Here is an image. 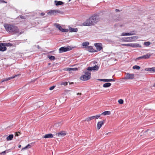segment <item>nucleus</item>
Here are the masks:
<instances>
[{
	"label": "nucleus",
	"mask_w": 155,
	"mask_h": 155,
	"mask_svg": "<svg viewBox=\"0 0 155 155\" xmlns=\"http://www.w3.org/2000/svg\"><path fill=\"white\" fill-rule=\"evenodd\" d=\"M54 26L57 28H58L60 31L64 32H66L68 31V30L65 28H63L60 24L55 23Z\"/></svg>",
	"instance_id": "20e7f679"
},
{
	"label": "nucleus",
	"mask_w": 155,
	"mask_h": 155,
	"mask_svg": "<svg viewBox=\"0 0 155 155\" xmlns=\"http://www.w3.org/2000/svg\"><path fill=\"white\" fill-rule=\"evenodd\" d=\"M13 137V134H10L6 137V140L7 141L12 140Z\"/></svg>",
	"instance_id": "b1692460"
},
{
	"label": "nucleus",
	"mask_w": 155,
	"mask_h": 155,
	"mask_svg": "<svg viewBox=\"0 0 155 155\" xmlns=\"http://www.w3.org/2000/svg\"><path fill=\"white\" fill-rule=\"evenodd\" d=\"M104 120H103L99 121L97 124V129L98 130H99L102 126L104 124Z\"/></svg>",
	"instance_id": "9b49d317"
},
{
	"label": "nucleus",
	"mask_w": 155,
	"mask_h": 155,
	"mask_svg": "<svg viewBox=\"0 0 155 155\" xmlns=\"http://www.w3.org/2000/svg\"><path fill=\"white\" fill-rule=\"evenodd\" d=\"M86 50L90 52H96V51H94L93 47L91 46H88L86 47Z\"/></svg>",
	"instance_id": "4468645a"
},
{
	"label": "nucleus",
	"mask_w": 155,
	"mask_h": 155,
	"mask_svg": "<svg viewBox=\"0 0 155 155\" xmlns=\"http://www.w3.org/2000/svg\"><path fill=\"white\" fill-rule=\"evenodd\" d=\"M17 76V75H16L14 76H12V77H10V78H8L5 79L4 80V81H7L8 80H10L11 79H12V78H14L15 77H16Z\"/></svg>",
	"instance_id": "2f4dec72"
},
{
	"label": "nucleus",
	"mask_w": 155,
	"mask_h": 155,
	"mask_svg": "<svg viewBox=\"0 0 155 155\" xmlns=\"http://www.w3.org/2000/svg\"><path fill=\"white\" fill-rule=\"evenodd\" d=\"M89 44V43L87 41H85L83 42L82 43V45L83 47L84 48H86V47H87Z\"/></svg>",
	"instance_id": "412c9836"
},
{
	"label": "nucleus",
	"mask_w": 155,
	"mask_h": 155,
	"mask_svg": "<svg viewBox=\"0 0 155 155\" xmlns=\"http://www.w3.org/2000/svg\"><path fill=\"white\" fill-rule=\"evenodd\" d=\"M81 95V93H78L77 94V95Z\"/></svg>",
	"instance_id": "37998d69"
},
{
	"label": "nucleus",
	"mask_w": 155,
	"mask_h": 155,
	"mask_svg": "<svg viewBox=\"0 0 155 155\" xmlns=\"http://www.w3.org/2000/svg\"><path fill=\"white\" fill-rule=\"evenodd\" d=\"M3 46H12V44L11 43H3Z\"/></svg>",
	"instance_id": "c85d7f7f"
},
{
	"label": "nucleus",
	"mask_w": 155,
	"mask_h": 155,
	"mask_svg": "<svg viewBox=\"0 0 155 155\" xmlns=\"http://www.w3.org/2000/svg\"><path fill=\"white\" fill-rule=\"evenodd\" d=\"M122 46H130L133 47H141L140 45L137 44H122L121 45Z\"/></svg>",
	"instance_id": "423d86ee"
},
{
	"label": "nucleus",
	"mask_w": 155,
	"mask_h": 155,
	"mask_svg": "<svg viewBox=\"0 0 155 155\" xmlns=\"http://www.w3.org/2000/svg\"><path fill=\"white\" fill-rule=\"evenodd\" d=\"M142 57H143V56H141V57H139L137 58L136 60H140L142 59H143V58Z\"/></svg>",
	"instance_id": "ea45409f"
},
{
	"label": "nucleus",
	"mask_w": 155,
	"mask_h": 155,
	"mask_svg": "<svg viewBox=\"0 0 155 155\" xmlns=\"http://www.w3.org/2000/svg\"><path fill=\"white\" fill-rule=\"evenodd\" d=\"M18 134H20V132H16L15 133V136H19Z\"/></svg>",
	"instance_id": "a19ab883"
},
{
	"label": "nucleus",
	"mask_w": 155,
	"mask_h": 155,
	"mask_svg": "<svg viewBox=\"0 0 155 155\" xmlns=\"http://www.w3.org/2000/svg\"><path fill=\"white\" fill-rule=\"evenodd\" d=\"M48 58L51 60H54L55 59V57L54 56H48Z\"/></svg>",
	"instance_id": "473e14b6"
},
{
	"label": "nucleus",
	"mask_w": 155,
	"mask_h": 155,
	"mask_svg": "<svg viewBox=\"0 0 155 155\" xmlns=\"http://www.w3.org/2000/svg\"><path fill=\"white\" fill-rule=\"evenodd\" d=\"M99 67L97 65H95L93 67H89L87 68V70L89 71H97L98 70Z\"/></svg>",
	"instance_id": "9d476101"
},
{
	"label": "nucleus",
	"mask_w": 155,
	"mask_h": 155,
	"mask_svg": "<svg viewBox=\"0 0 155 155\" xmlns=\"http://www.w3.org/2000/svg\"><path fill=\"white\" fill-rule=\"evenodd\" d=\"M66 135V133L64 131H61L58 133V136H64Z\"/></svg>",
	"instance_id": "aec40b11"
},
{
	"label": "nucleus",
	"mask_w": 155,
	"mask_h": 155,
	"mask_svg": "<svg viewBox=\"0 0 155 155\" xmlns=\"http://www.w3.org/2000/svg\"><path fill=\"white\" fill-rule=\"evenodd\" d=\"M53 137V134H49L45 135L43 137L45 138H52Z\"/></svg>",
	"instance_id": "dca6fc26"
},
{
	"label": "nucleus",
	"mask_w": 155,
	"mask_h": 155,
	"mask_svg": "<svg viewBox=\"0 0 155 155\" xmlns=\"http://www.w3.org/2000/svg\"><path fill=\"white\" fill-rule=\"evenodd\" d=\"M101 115L100 114H99L97 115L96 116H93L91 117H87L86 118V119L85 120V121L89 122L90 120L94 119H97L100 117Z\"/></svg>",
	"instance_id": "0eeeda50"
},
{
	"label": "nucleus",
	"mask_w": 155,
	"mask_h": 155,
	"mask_svg": "<svg viewBox=\"0 0 155 155\" xmlns=\"http://www.w3.org/2000/svg\"><path fill=\"white\" fill-rule=\"evenodd\" d=\"M151 56V54L149 53H147L145 55H143L142 58H143V59H148Z\"/></svg>",
	"instance_id": "6ab92c4d"
},
{
	"label": "nucleus",
	"mask_w": 155,
	"mask_h": 155,
	"mask_svg": "<svg viewBox=\"0 0 155 155\" xmlns=\"http://www.w3.org/2000/svg\"><path fill=\"white\" fill-rule=\"evenodd\" d=\"M148 131V130H146V131H144V133L145 134H147V132Z\"/></svg>",
	"instance_id": "c03bdc74"
},
{
	"label": "nucleus",
	"mask_w": 155,
	"mask_h": 155,
	"mask_svg": "<svg viewBox=\"0 0 155 155\" xmlns=\"http://www.w3.org/2000/svg\"><path fill=\"white\" fill-rule=\"evenodd\" d=\"M55 87V86H51L49 88V90H53L54 88Z\"/></svg>",
	"instance_id": "58836bf2"
},
{
	"label": "nucleus",
	"mask_w": 155,
	"mask_h": 155,
	"mask_svg": "<svg viewBox=\"0 0 155 155\" xmlns=\"http://www.w3.org/2000/svg\"><path fill=\"white\" fill-rule=\"evenodd\" d=\"M100 18L99 15H96L90 17L83 23V25L84 26H90L94 25L99 21Z\"/></svg>",
	"instance_id": "f257e3e1"
},
{
	"label": "nucleus",
	"mask_w": 155,
	"mask_h": 155,
	"mask_svg": "<svg viewBox=\"0 0 155 155\" xmlns=\"http://www.w3.org/2000/svg\"><path fill=\"white\" fill-rule=\"evenodd\" d=\"M48 64H49V65H50V63H49Z\"/></svg>",
	"instance_id": "8fccbe9b"
},
{
	"label": "nucleus",
	"mask_w": 155,
	"mask_h": 155,
	"mask_svg": "<svg viewBox=\"0 0 155 155\" xmlns=\"http://www.w3.org/2000/svg\"><path fill=\"white\" fill-rule=\"evenodd\" d=\"M45 14L44 13L42 12L41 13L40 15L41 16H44L45 15Z\"/></svg>",
	"instance_id": "79ce46f5"
},
{
	"label": "nucleus",
	"mask_w": 155,
	"mask_h": 155,
	"mask_svg": "<svg viewBox=\"0 0 155 155\" xmlns=\"http://www.w3.org/2000/svg\"><path fill=\"white\" fill-rule=\"evenodd\" d=\"M68 84V82H62L60 84L61 85H64V86H66Z\"/></svg>",
	"instance_id": "c9c22d12"
},
{
	"label": "nucleus",
	"mask_w": 155,
	"mask_h": 155,
	"mask_svg": "<svg viewBox=\"0 0 155 155\" xmlns=\"http://www.w3.org/2000/svg\"><path fill=\"white\" fill-rule=\"evenodd\" d=\"M150 42L149 41L145 42L144 43V45L147 46H148L150 44Z\"/></svg>",
	"instance_id": "f704fd0d"
},
{
	"label": "nucleus",
	"mask_w": 155,
	"mask_h": 155,
	"mask_svg": "<svg viewBox=\"0 0 155 155\" xmlns=\"http://www.w3.org/2000/svg\"><path fill=\"white\" fill-rule=\"evenodd\" d=\"M94 46L98 51H100L102 48V45L101 43H95L94 44Z\"/></svg>",
	"instance_id": "f8f14e48"
},
{
	"label": "nucleus",
	"mask_w": 155,
	"mask_h": 155,
	"mask_svg": "<svg viewBox=\"0 0 155 155\" xmlns=\"http://www.w3.org/2000/svg\"><path fill=\"white\" fill-rule=\"evenodd\" d=\"M154 86H155V83L154 84Z\"/></svg>",
	"instance_id": "09e8293b"
},
{
	"label": "nucleus",
	"mask_w": 155,
	"mask_h": 155,
	"mask_svg": "<svg viewBox=\"0 0 155 155\" xmlns=\"http://www.w3.org/2000/svg\"><path fill=\"white\" fill-rule=\"evenodd\" d=\"M110 114V111H105L101 113V115H109Z\"/></svg>",
	"instance_id": "bb28decb"
},
{
	"label": "nucleus",
	"mask_w": 155,
	"mask_h": 155,
	"mask_svg": "<svg viewBox=\"0 0 155 155\" xmlns=\"http://www.w3.org/2000/svg\"><path fill=\"white\" fill-rule=\"evenodd\" d=\"M145 70L147 71H153L155 72V67L146 68Z\"/></svg>",
	"instance_id": "a211bd4d"
},
{
	"label": "nucleus",
	"mask_w": 155,
	"mask_h": 155,
	"mask_svg": "<svg viewBox=\"0 0 155 155\" xmlns=\"http://www.w3.org/2000/svg\"><path fill=\"white\" fill-rule=\"evenodd\" d=\"M134 74H131L128 73L126 74L125 78L126 79H134Z\"/></svg>",
	"instance_id": "1a4fd4ad"
},
{
	"label": "nucleus",
	"mask_w": 155,
	"mask_h": 155,
	"mask_svg": "<svg viewBox=\"0 0 155 155\" xmlns=\"http://www.w3.org/2000/svg\"><path fill=\"white\" fill-rule=\"evenodd\" d=\"M135 34V31H134L130 33H124L123 32L122 33L121 35V36H124L126 35H134Z\"/></svg>",
	"instance_id": "ddd939ff"
},
{
	"label": "nucleus",
	"mask_w": 155,
	"mask_h": 155,
	"mask_svg": "<svg viewBox=\"0 0 155 155\" xmlns=\"http://www.w3.org/2000/svg\"><path fill=\"white\" fill-rule=\"evenodd\" d=\"M31 147V146L30 144H28L26 146L22 148L21 150L23 151L25 150H27L30 148Z\"/></svg>",
	"instance_id": "4be33fe9"
},
{
	"label": "nucleus",
	"mask_w": 155,
	"mask_h": 155,
	"mask_svg": "<svg viewBox=\"0 0 155 155\" xmlns=\"http://www.w3.org/2000/svg\"><path fill=\"white\" fill-rule=\"evenodd\" d=\"M54 2L55 5L57 6L61 5L64 3L63 2L60 1H55Z\"/></svg>",
	"instance_id": "5701e85b"
},
{
	"label": "nucleus",
	"mask_w": 155,
	"mask_h": 155,
	"mask_svg": "<svg viewBox=\"0 0 155 155\" xmlns=\"http://www.w3.org/2000/svg\"><path fill=\"white\" fill-rule=\"evenodd\" d=\"M66 70L68 71H76L78 70V68H66Z\"/></svg>",
	"instance_id": "cd10ccee"
},
{
	"label": "nucleus",
	"mask_w": 155,
	"mask_h": 155,
	"mask_svg": "<svg viewBox=\"0 0 155 155\" xmlns=\"http://www.w3.org/2000/svg\"><path fill=\"white\" fill-rule=\"evenodd\" d=\"M133 68L134 69L139 70L140 69V67L137 65H135L133 67Z\"/></svg>",
	"instance_id": "72a5a7b5"
},
{
	"label": "nucleus",
	"mask_w": 155,
	"mask_h": 155,
	"mask_svg": "<svg viewBox=\"0 0 155 155\" xmlns=\"http://www.w3.org/2000/svg\"><path fill=\"white\" fill-rule=\"evenodd\" d=\"M71 50V48H70L68 47L65 48L64 47H62L60 48L59 49V52L60 53H63L70 51Z\"/></svg>",
	"instance_id": "6e6552de"
},
{
	"label": "nucleus",
	"mask_w": 155,
	"mask_h": 155,
	"mask_svg": "<svg viewBox=\"0 0 155 155\" xmlns=\"http://www.w3.org/2000/svg\"><path fill=\"white\" fill-rule=\"evenodd\" d=\"M111 85V84L110 83H107L103 85V87H108Z\"/></svg>",
	"instance_id": "a878e982"
},
{
	"label": "nucleus",
	"mask_w": 155,
	"mask_h": 155,
	"mask_svg": "<svg viewBox=\"0 0 155 155\" xmlns=\"http://www.w3.org/2000/svg\"><path fill=\"white\" fill-rule=\"evenodd\" d=\"M98 80L104 81V82H110L112 81H114V79H98Z\"/></svg>",
	"instance_id": "2eb2a0df"
},
{
	"label": "nucleus",
	"mask_w": 155,
	"mask_h": 155,
	"mask_svg": "<svg viewBox=\"0 0 155 155\" xmlns=\"http://www.w3.org/2000/svg\"><path fill=\"white\" fill-rule=\"evenodd\" d=\"M55 13H62V12H61L59 10H55Z\"/></svg>",
	"instance_id": "4c0bfd02"
},
{
	"label": "nucleus",
	"mask_w": 155,
	"mask_h": 155,
	"mask_svg": "<svg viewBox=\"0 0 155 155\" xmlns=\"http://www.w3.org/2000/svg\"><path fill=\"white\" fill-rule=\"evenodd\" d=\"M10 150V149H9L8 150H5L3 152H2L1 153H0V155H5L6 153H8L9 152V151Z\"/></svg>",
	"instance_id": "7c9ffc66"
},
{
	"label": "nucleus",
	"mask_w": 155,
	"mask_h": 155,
	"mask_svg": "<svg viewBox=\"0 0 155 155\" xmlns=\"http://www.w3.org/2000/svg\"><path fill=\"white\" fill-rule=\"evenodd\" d=\"M7 48L5 46H2L0 48V51H4L6 50Z\"/></svg>",
	"instance_id": "c756f323"
},
{
	"label": "nucleus",
	"mask_w": 155,
	"mask_h": 155,
	"mask_svg": "<svg viewBox=\"0 0 155 155\" xmlns=\"http://www.w3.org/2000/svg\"><path fill=\"white\" fill-rule=\"evenodd\" d=\"M84 74L82 75L80 78V79L82 81H87L90 79L91 78V73L87 69L84 72Z\"/></svg>",
	"instance_id": "7ed1b4c3"
},
{
	"label": "nucleus",
	"mask_w": 155,
	"mask_h": 155,
	"mask_svg": "<svg viewBox=\"0 0 155 155\" xmlns=\"http://www.w3.org/2000/svg\"><path fill=\"white\" fill-rule=\"evenodd\" d=\"M69 31L71 32H77L78 29L77 28H72L70 27L69 28Z\"/></svg>",
	"instance_id": "f3484780"
},
{
	"label": "nucleus",
	"mask_w": 155,
	"mask_h": 155,
	"mask_svg": "<svg viewBox=\"0 0 155 155\" xmlns=\"http://www.w3.org/2000/svg\"><path fill=\"white\" fill-rule=\"evenodd\" d=\"M118 102L120 104H122L124 103V101L123 100L120 99L118 100Z\"/></svg>",
	"instance_id": "e433bc0d"
},
{
	"label": "nucleus",
	"mask_w": 155,
	"mask_h": 155,
	"mask_svg": "<svg viewBox=\"0 0 155 155\" xmlns=\"http://www.w3.org/2000/svg\"><path fill=\"white\" fill-rule=\"evenodd\" d=\"M6 31L12 34H15L18 33L19 32L18 28L13 25L9 24H5L4 25Z\"/></svg>",
	"instance_id": "f03ea898"
},
{
	"label": "nucleus",
	"mask_w": 155,
	"mask_h": 155,
	"mask_svg": "<svg viewBox=\"0 0 155 155\" xmlns=\"http://www.w3.org/2000/svg\"><path fill=\"white\" fill-rule=\"evenodd\" d=\"M116 11H119V10L117 9H116Z\"/></svg>",
	"instance_id": "de8ad7c7"
},
{
	"label": "nucleus",
	"mask_w": 155,
	"mask_h": 155,
	"mask_svg": "<svg viewBox=\"0 0 155 155\" xmlns=\"http://www.w3.org/2000/svg\"><path fill=\"white\" fill-rule=\"evenodd\" d=\"M137 37L134 36L132 37L124 38H122V40L125 42H131L133 41V40L137 38Z\"/></svg>",
	"instance_id": "39448f33"
},
{
	"label": "nucleus",
	"mask_w": 155,
	"mask_h": 155,
	"mask_svg": "<svg viewBox=\"0 0 155 155\" xmlns=\"http://www.w3.org/2000/svg\"><path fill=\"white\" fill-rule=\"evenodd\" d=\"M21 147V145H20L19 146H18V147L19 148H20Z\"/></svg>",
	"instance_id": "49530a36"
},
{
	"label": "nucleus",
	"mask_w": 155,
	"mask_h": 155,
	"mask_svg": "<svg viewBox=\"0 0 155 155\" xmlns=\"http://www.w3.org/2000/svg\"><path fill=\"white\" fill-rule=\"evenodd\" d=\"M4 81V80H2V81H1V82L2 83V82H3Z\"/></svg>",
	"instance_id": "a18cd8bd"
},
{
	"label": "nucleus",
	"mask_w": 155,
	"mask_h": 155,
	"mask_svg": "<svg viewBox=\"0 0 155 155\" xmlns=\"http://www.w3.org/2000/svg\"><path fill=\"white\" fill-rule=\"evenodd\" d=\"M55 13H56L55 10H51L48 12V14L50 15H54Z\"/></svg>",
	"instance_id": "393cba45"
}]
</instances>
